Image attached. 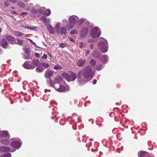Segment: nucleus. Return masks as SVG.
I'll return each mask as SVG.
<instances>
[{
	"label": "nucleus",
	"instance_id": "f257e3e1",
	"mask_svg": "<svg viewBox=\"0 0 157 157\" xmlns=\"http://www.w3.org/2000/svg\"><path fill=\"white\" fill-rule=\"evenodd\" d=\"M84 77L87 79L90 80L92 78L93 75L91 67L90 66H88L86 67L82 71Z\"/></svg>",
	"mask_w": 157,
	"mask_h": 157
},
{
	"label": "nucleus",
	"instance_id": "f03ea898",
	"mask_svg": "<svg viewBox=\"0 0 157 157\" xmlns=\"http://www.w3.org/2000/svg\"><path fill=\"white\" fill-rule=\"evenodd\" d=\"M70 23V27L72 28L73 25L76 24L77 23L81 24L83 21V19H81L80 21L78 20V17L75 15H73L71 16L69 19Z\"/></svg>",
	"mask_w": 157,
	"mask_h": 157
},
{
	"label": "nucleus",
	"instance_id": "7ed1b4c3",
	"mask_svg": "<svg viewBox=\"0 0 157 157\" xmlns=\"http://www.w3.org/2000/svg\"><path fill=\"white\" fill-rule=\"evenodd\" d=\"M98 46L99 49L103 53L106 52L108 50V43L105 40H104L103 41L99 43Z\"/></svg>",
	"mask_w": 157,
	"mask_h": 157
},
{
	"label": "nucleus",
	"instance_id": "20e7f679",
	"mask_svg": "<svg viewBox=\"0 0 157 157\" xmlns=\"http://www.w3.org/2000/svg\"><path fill=\"white\" fill-rule=\"evenodd\" d=\"M62 75L68 82L74 81L76 78V74L73 72H70V74L64 73L62 74Z\"/></svg>",
	"mask_w": 157,
	"mask_h": 157
},
{
	"label": "nucleus",
	"instance_id": "39448f33",
	"mask_svg": "<svg viewBox=\"0 0 157 157\" xmlns=\"http://www.w3.org/2000/svg\"><path fill=\"white\" fill-rule=\"evenodd\" d=\"M90 33L93 37L96 38L100 36V30L98 27H95L91 30Z\"/></svg>",
	"mask_w": 157,
	"mask_h": 157
},
{
	"label": "nucleus",
	"instance_id": "423d86ee",
	"mask_svg": "<svg viewBox=\"0 0 157 157\" xmlns=\"http://www.w3.org/2000/svg\"><path fill=\"white\" fill-rule=\"evenodd\" d=\"M54 88L59 92H63L65 90V87L60 84L59 83L56 82L54 85Z\"/></svg>",
	"mask_w": 157,
	"mask_h": 157
},
{
	"label": "nucleus",
	"instance_id": "0eeeda50",
	"mask_svg": "<svg viewBox=\"0 0 157 157\" xmlns=\"http://www.w3.org/2000/svg\"><path fill=\"white\" fill-rule=\"evenodd\" d=\"M23 67L25 68L29 69H33L35 68V66L32 64H30L28 61L25 62L23 64Z\"/></svg>",
	"mask_w": 157,
	"mask_h": 157
},
{
	"label": "nucleus",
	"instance_id": "6e6552de",
	"mask_svg": "<svg viewBox=\"0 0 157 157\" xmlns=\"http://www.w3.org/2000/svg\"><path fill=\"white\" fill-rule=\"evenodd\" d=\"M54 74L53 71L48 69L45 72V77L47 78L50 79V77L53 76Z\"/></svg>",
	"mask_w": 157,
	"mask_h": 157
},
{
	"label": "nucleus",
	"instance_id": "1a4fd4ad",
	"mask_svg": "<svg viewBox=\"0 0 157 157\" xmlns=\"http://www.w3.org/2000/svg\"><path fill=\"white\" fill-rule=\"evenodd\" d=\"M0 44L3 48H6L9 47V45L7 44L6 40L4 39L1 40Z\"/></svg>",
	"mask_w": 157,
	"mask_h": 157
},
{
	"label": "nucleus",
	"instance_id": "9d476101",
	"mask_svg": "<svg viewBox=\"0 0 157 157\" xmlns=\"http://www.w3.org/2000/svg\"><path fill=\"white\" fill-rule=\"evenodd\" d=\"M11 145L13 147L18 149L21 147V144L19 142L15 141L12 143Z\"/></svg>",
	"mask_w": 157,
	"mask_h": 157
},
{
	"label": "nucleus",
	"instance_id": "9b49d317",
	"mask_svg": "<svg viewBox=\"0 0 157 157\" xmlns=\"http://www.w3.org/2000/svg\"><path fill=\"white\" fill-rule=\"evenodd\" d=\"M88 30L86 28H83L81 32V36L82 37H84L86 36L88 33Z\"/></svg>",
	"mask_w": 157,
	"mask_h": 157
},
{
	"label": "nucleus",
	"instance_id": "f8f14e48",
	"mask_svg": "<svg viewBox=\"0 0 157 157\" xmlns=\"http://www.w3.org/2000/svg\"><path fill=\"white\" fill-rule=\"evenodd\" d=\"M45 8L44 7H41L39 10H36L34 9H33L31 11V13H36L38 12L41 13L43 12L44 10H45Z\"/></svg>",
	"mask_w": 157,
	"mask_h": 157
},
{
	"label": "nucleus",
	"instance_id": "ddd939ff",
	"mask_svg": "<svg viewBox=\"0 0 157 157\" xmlns=\"http://www.w3.org/2000/svg\"><path fill=\"white\" fill-rule=\"evenodd\" d=\"M6 39L10 41L11 44H15V39L14 37L8 35L6 36Z\"/></svg>",
	"mask_w": 157,
	"mask_h": 157
},
{
	"label": "nucleus",
	"instance_id": "4468645a",
	"mask_svg": "<svg viewBox=\"0 0 157 157\" xmlns=\"http://www.w3.org/2000/svg\"><path fill=\"white\" fill-rule=\"evenodd\" d=\"M9 147H7L2 146L0 147V152L2 153L5 152L10 151Z\"/></svg>",
	"mask_w": 157,
	"mask_h": 157
},
{
	"label": "nucleus",
	"instance_id": "2eb2a0df",
	"mask_svg": "<svg viewBox=\"0 0 157 157\" xmlns=\"http://www.w3.org/2000/svg\"><path fill=\"white\" fill-rule=\"evenodd\" d=\"M0 136L2 137H4L6 138H9V135L8 132L6 131H1L0 132Z\"/></svg>",
	"mask_w": 157,
	"mask_h": 157
},
{
	"label": "nucleus",
	"instance_id": "dca6fc26",
	"mask_svg": "<svg viewBox=\"0 0 157 157\" xmlns=\"http://www.w3.org/2000/svg\"><path fill=\"white\" fill-rule=\"evenodd\" d=\"M40 19L42 20V21L45 24H49V23L50 21V19L49 18L47 19L46 17L45 16H42L40 18Z\"/></svg>",
	"mask_w": 157,
	"mask_h": 157
},
{
	"label": "nucleus",
	"instance_id": "f3484780",
	"mask_svg": "<svg viewBox=\"0 0 157 157\" xmlns=\"http://www.w3.org/2000/svg\"><path fill=\"white\" fill-rule=\"evenodd\" d=\"M85 62V60L81 59L77 61V64L79 67H82L84 65Z\"/></svg>",
	"mask_w": 157,
	"mask_h": 157
},
{
	"label": "nucleus",
	"instance_id": "a211bd4d",
	"mask_svg": "<svg viewBox=\"0 0 157 157\" xmlns=\"http://www.w3.org/2000/svg\"><path fill=\"white\" fill-rule=\"evenodd\" d=\"M17 41H15V43L20 46H22L24 44V40H22L18 38H17L16 39Z\"/></svg>",
	"mask_w": 157,
	"mask_h": 157
},
{
	"label": "nucleus",
	"instance_id": "6ab92c4d",
	"mask_svg": "<svg viewBox=\"0 0 157 157\" xmlns=\"http://www.w3.org/2000/svg\"><path fill=\"white\" fill-rule=\"evenodd\" d=\"M61 26L60 23H58L55 27V29L58 34H59V28Z\"/></svg>",
	"mask_w": 157,
	"mask_h": 157
},
{
	"label": "nucleus",
	"instance_id": "aec40b11",
	"mask_svg": "<svg viewBox=\"0 0 157 157\" xmlns=\"http://www.w3.org/2000/svg\"><path fill=\"white\" fill-rule=\"evenodd\" d=\"M44 70L42 66L39 65L36 69V71L38 73L42 72Z\"/></svg>",
	"mask_w": 157,
	"mask_h": 157
},
{
	"label": "nucleus",
	"instance_id": "412c9836",
	"mask_svg": "<svg viewBox=\"0 0 157 157\" xmlns=\"http://www.w3.org/2000/svg\"><path fill=\"white\" fill-rule=\"evenodd\" d=\"M67 33L66 29L64 27H62L59 31V34L65 35Z\"/></svg>",
	"mask_w": 157,
	"mask_h": 157
},
{
	"label": "nucleus",
	"instance_id": "4be33fe9",
	"mask_svg": "<svg viewBox=\"0 0 157 157\" xmlns=\"http://www.w3.org/2000/svg\"><path fill=\"white\" fill-rule=\"evenodd\" d=\"M9 138H6V139H3L1 140V143L7 145L9 144L8 140Z\"/></svg>",
	"mask_w": 157,
	"mask_h": 157
},
{
	"label": "nucleus",
	"instance_id": "5701e85b",
	"mask_svg": "<svg viewBox=\"0 0 157 157\" xmlns=\"http://www.w3.org/2000/svg\"><path fill=\"white\" fill-rule=\"evenodd\" d=\"M47 28L50 33L53 34L54 33V30L53 28L51 25H48L47 27Z\"/></svg>",
	"mask_w": 157,
	"mask_h": 157
},
{
	"label": "nucleus",
	"instance_id": "b1692460",
	"mask_svg": "<svg viewBox=\"0 0 157 157\" xmlns=\"http://www.w3.org/2000/svg\"><path fill=\"white\" fill-rule=\"evenodd\" d=\"M39 63V61L38 59H35L33 61V65L35 66V67L37 66Z\"/></svg>",
	"mask_w": 157,
	"mask_h": 157
},
{
	"label": "nucleus",
	"instance_id": "393cba45",
	"mask_svg": "<svg viewBox=\"0 0 157 157\" xmlns=\"http://www.w3.org/2000/svg\"><path fill=\"white\" fill-rule=\"evenodd\" d=\"M51 13V11L50 9H48L43 13V14L47 16H49Z\"/></svg>",
	"mask_w": 157,
	"mask_h": 157
},
{
	"label": "nucleus",
	"instance_id": "a878e982",
	"mask_svg": "<svg viewBox=\"0 0 157 157\" xmlns=\"http://www.w3.org/2000/svg\"><path fill=\"white\" fill-rule=\"evenodd\" d=\"M14 35L17 36H19L23 35V34L20 32L15 31L14 33Z\"/></svg>",
	"mask_w": 157,
	"mask_h": 157
},
{
	"label": "nucleus",
	"instance_id": "bb28decb",
	"mask_svg": "<svg viewBox=\"0 0 157 157\" xmlns=\"http://www.w3.org/2000/svg\"><path fill=\"white\" fill-rule=\"evenodd\" d=\"M62 78L61 76H59L55 79V81L56 82L59 83L62 81Z\"/></svg>",
	"mask_w": 157,
	"mask_h": 157
},
{
	"label": "nucleus",
	"instance_id": "cd10ccee",
	"mask_svg": "<svg viewBox=\"0 0 157 157\" xmlns=\"http://www.w3.org/2000/svg\"><path fill=\"white\" fill-rule=\"evenodd\" d=\"M101 60L103 62H106L107 61V57L105 56H103L101 58Z\"/></svg>",
	"mask_w": 157,
	"mask_h": 157
},
{
	"label": "nucleus",
	"instance_id": "c85d7f7f",
	"mask_svg": "<svg viewBox=\"0 0 157 157\" xmlns=\"http://www.w3.org/2000/svg\"><path fill=\"white\" fill-rule=\"evenodd\" d=\"M11 155L10 153H7L1 155L0 157H11Z\"/></svg>",
	"mask_w": 157,
	"mask_h": 157
},
{
	"label": "nucleus",
	"instance_id": "c756f323",
	"mask_svg": "<svg viewBox=\"0 0 157 157\" xmlns=\"http://www.w3.org/2000/svg\"><path fill=\"white\" fill-rule=\"evenodd\" d=\"M67 46L66 43H61L59 44V47L62 48H64Z\"/></svg>",
	"mask_w": 157,
	"mask_h": 157
},
{
	"label": "nucleus",
	"instance_id": "7c9ffc66",
	"mask_svg": "<svg viewBox=\"0 0 157 157\" xmlns=\"http://www.w3.org/2000/svg\"><path fill=\"white\" fill-rule=\"evenodd\" d=\"M18 6L21 7H24L25 6V4L22 2H19L18 3Z\"/></svg>",
	"mask_w": 157,
	"mask_h": 157
},
{
	"label": "nucleus",
	"instance_id": "2f4dec72",
	"mask_svg": "<svg viewBox=\"0 0 157 157\" xmlns=\"http://www.w3.org/2000/svg\"><path fill=\"white\" fill-rule=\"evenodd\" d=\"M102 66L101 64H100L96 66V69L98 71H99L102 69Z\"/></svg>",
	"mask_w": 157,
	"mask_h": 157
},
{
	"label": "nucleus",
	"instance_id": "473e14b6",
	"mask_svg": "<svg viewBox=\"0 0 157 157\" xmlns=\"http://www.w3.org/2000/svg\"><path fill=\"white\" fill-rule=\"evenodd\" d=\"M54 69L55 70H58L62 69L61 67L59 65H57L54 67Z\"/></svg>",
	"mask_w": 157,
	"mask_h": 157
},
{
	"label": "nucleus",
	"instance_id": "72a5a7b5",
	"mask_svg": "<svg viewBox=\"0 0 157 157\" xmlns=\"http://www.w3.org/2000/svg\"><path fill=\"white\" fill-rule=\"evenodd\" d=\"M43 67L47 68L49 67V65L46 63H43L42 65Z\"/></svg>",
	"mask_w": 157,
	"mask_h": 157
},
{
	"label": "nucleus",
	"instance_id": "f704fd0d",
	"mask_svg": "<svg viewBox=\"0 0 157 157\" xmlns=\"http://www.w3.org/2000/svg\"><path fill=\"white\" fill-rule=\"evenodd\" d=\"M93 56L94 57L97 58L98 57L99 54L96 53V52H94L93 54Z\"/></svg>",
	"mask_w": 157,
	"mask_h": 157
},
{
	"label": "nucleus",
	"instance_id": "c9c22d12",
	"mask_svg": "<svg viewBox=\"0 0 157 157\" xmlns=\"http://www.w3.org/2000/svg\"><path fill=\"white\" fill-rule=\"evenodd\" d=\"M24 52L25 53L28 54L30 52V50L29 48H25L24 50Z\"/></svg>",
	"mask_w": 157,
	"mask_h": 157
},
{
	"label": "nucleus",
	"instance_id": "e433bc0d",
	"mask_svg": "<svg viewBox=\"0 0 157 157\" xmlns=\"http://www.w3.org/2000/svg\"><path fill=\"white\" fill-rule=\"evenodd\" d=\"M90 64L91 65L94 66L96 64V62L95 60L92 59L90 61Z\"/></svg>",
	"mask_w": 157,
	"mask_h": 157
},
{
	"label": "nucleus",
	"instance_id": "4c0bfd02",
	"mask_svg": "<svg viewBox=\"0 0 157 157\" xmlns=\"http://www.w3.org/2000/svg\"><path fill=\"white\" fill-rule=\"evenodd\" d=\"M77 31L76 30L74 29L71 31V32L70 33L71 34H77Z\"/></svg>",
	"mask_w": 157,
	"mask_h": 157
},
{
	"label": "nucleus",
	"instance_id": "58836bf2",
	"mask_svg": "<svg viewBox=\"0 0 157 157\" xmlns=\"http://www.w3.org/2000/svg\"><path fill=\"white\" fill-rule=\"evenodd\" d=\"M27 29L31 30H35L36 29V28L34 27H29L27 28Z\"/></svg>",
	"mask_w": 157,
	"mask_h": 157
},
{
	"label": "nucleus",
	"instance_id": "ea45409f",
	"mask_svg": "<svg viewBox=\"0 0 157 157\" xmlns=\"http://www.w3.org/2000/svg\"><path fill=\"white\" fill-rule=\"evenodd\" d=\"M30 5L33 6V4L32 3H30L28 5V6H30ZM25 8H26V10H29L30 9V7H29L28 6L27 7H26Z\"/></svg>",
	"mask_w": 157,
	"mask_h": 157
},
{
	"label": "nucleus",
	"instance_id": "a19ab883",
	"mask_svg": "<svg viewBox=\"0 0 157 157\" xmlns=\"http://www.w3.org/2000/svg\"><path fill=\"white\" fill-rule=\"evenodd\" d=\"M28 13L26 12H23L20 13V15H27Z\"/></svg>",
	"mask_w": 157,
	"mask_h": 157
},
{
	"label": "nucleus",
	"instance_id": "79ce46f5",
	"mask_svg": "<svg viewBox=\"0 0 157 157\" xmlns=\"http://www.w3.org/2000/svg\"><path fill=\"white\" fill-rule=\"evenodd\" d=\"M69 39L72 42H75V39L72 37H70L69 38Z\"/></svg>",
	"mask_w": 157,
	"mask_h": 157
},
{
	"label": "nucleus",
	"instance_id": "37998d69",
	"mask_svg": "<svg viewBox=\"0 0 157 157\" xmlns=\"http://www.w3.org/2000/svg\"><path fill=\"white\" fill-rule=\"evenodd\" d=\"M41 58L43 59H47V56L45 54H44L43 56Z\"/></svg>",
	"mask_w": 157,
	"mask_h": 157
},
{
	"label": "nucleus",
	"instance_id": "c03bdc74",
	"mask_svg": "<svg viewBox=\"0 0 157 157\" xmlns=\"http://www.w3.org/2000/svg\"><path fill=\"white\" fill-rule=\"evenodd\" d=\"M35 56L36 57H39L40 56L39 54L37 53H35Z\"/></svg>",
	"mask_w": 157,
	"mask_h": 157
},
{
	"label": "nucleus",
	"instance_id": "a18cd8bd",
	"mask_svg": "<svg viewBox=\"0 0 157 157\" xmlns=\"http://www.w3.org/2000/svg\"><path fill=\"white\" fill-rule=\"evenodd\" d=\"M11 2L13 3H15L16 2L17 0H9Z\"/></svg>",
	"mask_w": 157,
	"mask_h": 157
},
{
	"label": "nucleus",
	"instance_id": "49530a36",
	"mask_svg": "<svg viewBox=\"0 0 157 157\" xmlns=\"http://www.w3.org/2000/svg\"><path fill=\"white\" fill-rule=\"evenodd\" d=\"M96 82H97V80H96L95 79L93 81L92 83L93 84H96Z\"/></svg>",
	"mask_w": 157,
	"mask_h": 157
},
{
	"label": "nucleus",
	"instance_id": "de8ad7c7",
	"mask_svg": "<svg viewBox=\"0 0 157 157\" xmlns=\"http://www.w3.org/2000/svg\"><path fill=\"white\" fill-rule=\"evenodd\" d=\"M5 6H8L9 5V3L7 2H6L5 3Z\"/></svg>",
	"mask_w": 157,
	"mask_h": 157
},
{
	"label": "nucleus",
	"instance_id": "09e8293b",
	"mask_svg": "<svg viewBox=\"0 0 157 157\" xmlns=\"http://www.w3.org/2000/svg\"><path fill=\"white\" fill-rule=\"evenodd\" d=\"M90 53V51L88 50L86 52V55H87L88 54H89Z\"/></svg>",
	"mask_w": 157,
	"mask_h": 157
},
{
	"label": "nucleus",
	"instance_id": "8fccbe9b",
	"mask_svg": "<svg viewBox=\"0 0 157 157\" xmlns=\"http://www.w3.org/2000/svg\"><path fill=\"white\" fill-rule=\"evenodd\" d=\"M25 2H28L29 1V0H23Z\"/></svg>",
	"mask_w": 157,
	"mask_h": 157
},
{
	"label": "nucleus",
	"instance_id": "3c124183",
	"mask_svg": "<svg viewBox=\"0 0 157 157\" xmlns=\"http://www.w3.org/2000/svg\"><path fill=\"white\" fill-rule=\"evenodd\" d=\"M93 48H94V46H93V44H91V45L90 48L91 49H93Z\"/></svg>",
	"mask_w": 157,
	"mask_h": 157
},
{
	"label": "nucleus",
	"instance_id": "603ef678",
	"mask_svg": "<svg viewBox=\"0 0 157 157\" xmlns=\"http://www.w3.org/2000/svg\"><path fill=\"white\" fill-rule=\"evenodd\" d=\"M48 55L49 56H50V57L51 58H52V56L49 53H48Z\"/></svg>",
	"mask_w": 157,
	"mask_h": 157
},
{
	"label": "nucleus",
	"instance_id": "864d4df0",
	"mask_svg": "<svg viewBox=\"0 0 157 157\" xmlns=\"http://www.w3.org/2000/svg\"><path fill=\"white\" fill-rule=\"evenodd\" d=\"M80 79H81V78H78V82H79V83H81V82H80Z\"/></svg>",
	"mask_w": 157,
	"mask_h": 157
},
{
	"label": "nucleus",
	"instance_id": "5fc2aeb1",
	"mask_svg": "<svg viewBox=\"0 0 157 157\" xmlns=\"http://www.w3.org/2000/svg\"><path fill=\"white\" fill-rule=\"evenodd\" d=\"M31 40V42H32V43H33L35 45H36V44H35V43L33 42V41H32V40Z\"/></svg>",
	"mask_w": 157,
	"mask_h": 157
},
{
	"label": "nucleus",
	"instance_id": "6e6d98bb",
	"mask_svg": "<svg viewBox=\"0 0 157 157\" xmlns=\"http://www.w3.org/2000/svg\"><path fill=\"white\" fill-rule=\"evenodd\" d=\"M13 13H14V14H15V13H16V12H15V11H13Z\"/></svg>",
	"mask_w": 157,
	"mask_h": 157
},
{
	"label": "nucleus",
	"instance_id": "4d7b16f0",
	"mask_svg": "<svg viewBox=\"0 0 157 157\" xmlns=\"http://www.w3.org/2000/svg\"><path fill=\"white\" fill-rule=\"evenodd\" d=\"M81 73H82V72H81V71H80V72H79V75L81 74Z\"/></svg>",
	"mask_w": 157,
	"mask_h": 157
},
{
	"label": "nucleus",
	"instance_id": "13d9d810",
	"mask_svg": "<svg viewBox=\"0 0 157 157\" xmlns=\"http://www.w3.org/2000/svg\"><path fill=\"white\" fill-rule=\"evenodd\" d=\"M80 48H82V45H81L80 46Z\"/></svg>",
	"mask_w": 157,
	"mask_h": 157
},
{
	"label": "nucleus",
	"instance_id": "bf43d9fd",
	"mask_svg": "<svg viewBox=\"0 0 157 157\" xmlns=\"http://www.w3.org/2000/svg\"><path fill=\"white\" fill-rule=\"evenodd\" d=\"M2 31V29H0V33Z\"/></svg>",
	"mask_w": 157,
	"mask_h": 157
},
{
	"label": "nucleus",
	"instance_id": "052dcab7",
	"mask_svg": "<svg viewBox=\"0 0 157 157\" xmlns=\"http://www.w3.org/2000/svg\"><path fill=\"white\" fill-rule=\"evenodd\" d=\"M89 41H90V42H91V40H89Z\"/></svg>",
	"mask_w": 157,
	"mask_h": 157
},
{
	"label": "nucleus",
	"instance_id": "680f3d73",
	"mask_svg": "<svg viewBox=\"0 0 157 157\" xmlns=\"http://www.w3.org/2000/svg\"><path fill=\"white\" fill-rule=\"evenodd\" d=\"M12 8L13 9V7H12Z\"/></svg>",
	"mask_w": 157,
	"mask_h": 157
},
{
	"label": "nucleus",
	"instance_id": "e2e57ef3",
	"mask_svg": "<svg viewBox=\"0 0 157 157\" xmlns=\"http://www.w3.org/2000/svg\"><path fill=\"white\" fill-rule=\"evenodd\" d=\"M1 132V131H0V132Z\"/></svg>",
	"mask_w": 157,
	"mask_h": 157
}]
</instances>
